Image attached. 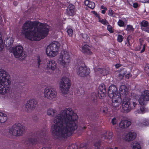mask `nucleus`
Segmentation results:
<instances>
[{
  "label": "nucleus",
  "instance_id": "bb28decb",
  "mask_svg": "<svg viewBox=\"0 0 149 149\" xmlns=\"http://www.w3.org/2000/svg\"><path fill=\"white\" fill-rule=\"evenodd\" d=\"M140 25L141 29L142 30L143 28H144L149 26V23L145 20H143L141 23Z\"/></svg>",
  "mask_w": 149,
  "mask_h": 149
},
{
  "label": "nucleus",
  "instance_id": "bf43d9fd",
  "mask_svg": "<svg viewBox=\"0 0 149 149\" xmlns=\"http://www.w3.org/2000/svg\"><path fill=\"white\" fill-rule=\"evenodd\" d=\"M38 67H39L40 65V60L39 58H38Z\"/></svg>",
  "mask_w": 149,
  "mask_h": 149
},
{
  "label": "nucleus",
  "instance_id": "052dcab7",
  "mask_svg": "<svg viewBox=\"0 0 149 149\" xmlns=\"http://www.w3.org/2000/svg\"><path fill=\"white\" fill-rule=\"evenodd\" d=\"M13 4L15 5V6H16L18 4V3L16 1H15L14 2H13Z\"/></svg>",
  "mask_w": 149,
  "mask_h": 149
},
{
  "label": "nucleus",
  "instance_id": "f704fd0d",
  "mask_svg": "<svg viewBox=\"0 0 149 149\" xmlns=\"http://www.w3.org/2000/svg\"><path fill=\"white\" fill-rule=\"evenodd\" d=\"M123 38L124 37L121 35H119L117 37L118 41L120 42H121L123 41Z\"/></svg>",
  "mask_w": 149,
  "mask_h": 149
},
{
  "label": "nucleus",
  "instance_id": "6e6552de",
  "mask_svg": "<svg viewBox=\"0 0 149 149\" xmlns=\"http://www.w3.org/2000/svg\"><path fill=\"white\" fill-rule=\"evenodd\" d=\"M59 61L64 67L67 66L70 61V57L69 53L65 51H62L59 58Z\"/></svg>",
  "mask_w": 149,
  "mask_h": 149
},
{
  "label": "nucleus",
  "instance_id": "69168bd1",
  "mask_svg": "<svg viewBox=\"0 0 149 149\" xmlns=\"http://www.w3.org/2000/svg\"><path fill=\"white\" fill-rule=\"evenodd\" d=\"M148 74H149V69L147 71H145Z\"/></svg>",
  "mask_w": 149,
  "mask_h": 149
},
{
  "label": "nucleus",
  "instance_id": "37998d69",
  "mask_svg": "<svg viewBox=\"0 0 149 149\" xmlns=\"http://www.w3.org/2000/svg\"><path fill=\"white\" fill-rule=\"evenodd\" d=\"M125 74L124 73H120L118 75V77L119 79L120 80H121L123 79Z\"/></svg>",
  "mask_w": 149,
  "mask_h": 149
},
{
  "label": "nucleus",
  "instance_id": "8fccbe9b",
  "mask_svg": "<svg viewBox=\"0 0 149 149\" xmlns=\"http://www.w3.org/2000/svg\"><path fill=\"white\" fill-rule=\"evenodd\" d=\"M145 49V45H143V48L142 50L141 51L140 53H142L143 52H144Z\"/></svg>",
  "mask_w": 149,
  "mask_h": 149
},
{
  "label": "nucleus",
  "instance_id": "2f4dec72",
  "mask_svg": "<svg viewBox=\"0 0 149 149\" xmlns=\"http://www.w3.org/2000/svg\"><path fill=\"white\" fill-rule=\"evenodd\" d=\"M95 3L91 1L88 4V6L91 9H94L95 7Z\"/></svg>",
  "mask_w": 149,
  "mask_h": 149
},
{
  "label": "nucleus",
  "instance_id": "b1692460",
  "mask_svg": "<svg viewBox=\"0 0 149 149\" xmlns=\"http://www.w3.org/2000/svg\"><path fill=\"white\" fill-rule=\"evenodd\" d=\"M82 51L83 52L86 54H91L92 52L90 49V47L87 45L84 46L82 47Z\"/></svg>",
  "mask_w": 149,
  "mask_h": 149
},
{
  "label": "nucleus",
  "instance_id": "a878e982",
  "mask_svg": "<svg viewBox=\"0 0 149 149\" xmlns=\"http://www.w3.org/2000/svg\"><path fill=\"white\" fill-rule=\"evenodd\" d=\"M132 149H141L140 144L136 142H134L132 144Z\"/></svg>",
  "mask_w": 149,
  "mask_h": 149
},
{
  "label": "nucleus",
  "instance_id": "ddd939ff",
  "mask_svg": "<svg viewBox=\"0 0 149 149\" xmlns=\"http://www.w3.org/2000/svg\"><path fill=\"white\" fill-rule=\"evenodd\" d=\"M109 96L110 97H117L116 95L120 96V94L118 93V89L116 86L114 85L110 86L108 90Z\"/></svg>",
  "mask_w": 149,
  "mask_h": 149
},
{
  "label": "nucleus",
  "instance_id": "338daca9",
  "mask_svg": "<svg viewBox=\"0 0 149 149\" xmlns=\"http://www.w3.org/2000/svg\"><path fill=\"white\" fill-rule=\"evenodd\" d=\"M109 149H118V147H116L114 148V149L113 148H110Z\"/></svg>",
  "mask_w": 149,
  "mask_h": 149
},
{
  "label": "nucleus",
  "instance_id": "e433bc0d",
  "mask_svg": "<svg viewBox=\"0 0 149 149\" xmlns=\"http://www.w3.org/2000/svg\"><path fill=\"white\" fill-rule=\"evenodd\" d=\"M99 21L104 25H107L108 24H109L108 22L106 20H105L103 19H101L99 18Z\"/></svg>",
  "mask_w": 149,
  "mask_h": 149
},
{
  "label": "nucleus",
  "instance_id": "20e7f679",
  "mask_svg": "<svg viewBox=\"0 0 149 149\" xmlns=\"http://www.w3.org/2000/svg\"><path fill=\"white\" fill-rule=\"evenodd\" d=\"M26 131L25 127L20 124L14 125L10 128L9 132L11 135L15 136H19L23 135Z\"/></svg>",
  "mask_w": 149,
  "mask_h": 149
},
{
  "label": "nucleus",
  "instance_id": "774afa93",
  "mask_svg": "<svg viewBox=\"0 0 149 149\" xmlns=\"http://www.w3.org/2000/svg\"><path fill=\"white\" fill-rule=\"evenodd\" d=\"M42 149H50V148H42Z\"/></svg>",
  "mask_w": 149,
  "mask_h": 149
},
{
  "label": "nucleus",
  "instance_id": "c85d7f7f",
  "mask_svg": "<svg viewBox=\"0 0 149 149\" xmlns=\"http://www.w3.org/2000/svg\"><path fill=\"white\" fill-rule=\"evenodd\" d=\"M14 42L13 40L11 38H8L5 40L6 45L8 47L11 45Z\"/></svg>",
  "mask_w": 149,
  "mask_h": 149
},
{
  "label": "nucleus",
  "instance_id": "423d86ee",
  "mask_svg": "<svg viewBox=\"0 0 149 149\" xmlns=\"http://www.w3.org/2000/svg\"><path fill=\"white\" fill-rule=\"evenodd\" d=\"M136 101V98H134L133 101L132 99H131L130 98L124 97L123 99V101L122 103V106L123 109L126 112H128L130 111L132 108L131 105L132 104L133 106L135 107L137 105V103L135 102Z\"/></svg>",
  "mask_w": 149,
  "mask_h": 149
},
{
  "label": "nucleus",
  "instance_id": "79ce46f5",
  "mask_svg": "<svg viewBox=\"0 0 149 149\" xmlns=\"http://www.w3.org/2000/svg\"><path fill=\"white\" fill-rule=\"evenodd\" d=\"M118 25L120 27L123 26L124 25V22L121 20H119L118 22Z\"/></svg>",
  "mask_w": 149,
  "mask_h": 149
},
{
  "label": "nucleus",
  "instance_id": "a19ab883",
  "mask_svg": "<svg viewBox=\"0 0 149 149\" xmlns=\"http://www.w3.org/2000/svg\"><path fill=\"white\" fill-rule=\"evenodd\" d=\"M67 32L70 36H72L73 35V30L71 29H68L67 30Z\"/></svg>",
  "mask_w": 149,
  "mask_h": 149
},
{
  "label": "nucleus",
  "instance_id": "680f3d73",
  "mask_svg": "<svg viewBox=\"0 0 149 149\" xmlns=\"http://www.w3.org/2000/svg\"><path fill=\"white\" fill-rule=\"evenodd\" d=\"M130 75L129 74H127L125 75V77L127 79H129V78Z\"/></svg>",
  "mask_w": 149,
  "mask_h": 149
},
{
  "label": "nucleus",
  "instance_id": "393cba45",
  "mask_svg": "<svg viewBox=\"0 0 149 149\" xmlns=\"http://www.w3.org/2000/svg\"><path fill=\"white\" fill-rule=\"evenodd\" d=\"M7 119L6 115L3 113H0V124L4 123Z\"/></svg>",
  "mask_w": 149,
  "mask_h": 149
},
{
  "label": "nucleus",
  "instance_id": "f3484780",
  "mask_svg": "<svg viewBox=\"0 0 149 149\" xmlns=\"http://www.w3.org/2000/svg\"><path fill=\"white\" fill-rule=\"evenodd\" d=\"M106 93V87L104 84H102L99 87L98 93V96L100 98H102L105 96Z\"/></svg>",
  "mask_w": 149,
  "mask_h": 149
},
{
  "label": "nucleus",
  "instance_id": "6ab92c4d",
  "mask_svg": "<svg viewBox=\"0 0 149 149\" xmlns=\"http://www.w3.org/2000/svg\"><path fill=\"white\" fill-rule=\"evenodd\" d=\"M120 93L123 95L124 97H129L130 95L128 93V89L125 85L121 86L120 88Z\"/></svg>",
  "mask_w": 149,
  "mask_h": 149
},
{
  "label": "nucleus",
  "instance_id": "f8f14e48",
  "mask_svg": "<svg viewBox=\"0 0 149 149\" xmlns=\"http://www.w3.org/2000/svg\"><path fill=\"white\" fill-rule=\"evenodd\" d=\"M148 101H149V91L145 90L142 93L139 101L140 105H144Z\"/></svg>",
  "mask_w": 149,
  "mask_h": 149
},
{
  "label": "nucleus",
  "instance_id": "7ed1b4c3",
  "mask_svg": "<svg viewBox=\"0 0 149 149\" xmlns=\"http://www.w3.org/2000/svg\"><path fill=\"white\" fill-rule=\"evenodd\" d=\"M8 75L5 70L0 69V94L5 95L10 98L13 97V93L9 87L10 81Z\"/></svg>",
  "mask_w": 149,
  "mask_h": 149
},
{
  "label": "nucleus",
  "instance_id": "49530a36",
  "mask_svg": "<svg viewBox=\"0 0 149 149\" xmlns=\"http://www.w3.org/2000/svg\"><path fill=\"white\" fill-rule=\"evenodd\" d=\"M32 118L33 120L35 122H36L38 121V118L36 115H34L32 117Z\"/></svg>",
  "mask_w": 149,
  "mask_h": 149
},
{
  "label": "nucleus",
  "instance_id": "9d476101",
  "mask_svg": "<svg viewBox=\"0 0 149 149\" xmlns=\"http://www.w3.org/2000/svg\"><path fill=\"white\" fill-rule=\"evenodd\" d=\"M37 102L34 99L30 100L25 105V110L28 112H31L36 107Z\"/></svg>",
  "mask_w": 149,
  "mask_h": 149
},
{
  "label": "nucleus",
  "instance_id": "4d7b16f0",
  "mask_svg": "<svg viewBox=\"0 0 149 149\" xmlns=\"http://www.w3.org/2000/svg\"><path fill=\"white\" fill-rule=\"evenodd\" d=\"M148 69H149V66L148 65L145 68V71H147L148 70Z\"/></svg>",
  "mask_w": 149,
  "mask_h": 149
},
{
  "label": "nucleus",
  "instance_id": "aec40b11",
  "mask_svg": "<svg viewBox=\"0 0 149 149\" xmlns=\"http://www.w3.org/2000/svg\"><path fill=\"white\" fill-rule=\"evenodd\" d=\"M136 136L137 134L135 133L130 132L126 135L125 139L128 141H131L136 138Z\"/></svg>",
  "mask_w": 149,
  "mask_h": 149
},
{
  "label": "nucleus",
  "instance_id": "f257e3e1",
  "mask_svg": "<svg viewBox=\"0 0 149 149\" xmlns=\"http://www.w3.org/2000/svg\"><path fill=\"white\" fill-rule=\"evenodd\" d=\"M76 113L69 108L62 110L53 120L54 123L52 133L56 138H65L71 136L77 128Z\"/></svg>",
  "mask_w": 149,
  "mask_h": 149
},
{
  "label": "nucleus",
  "instance_id": "2eb2a0df",
  "mask_svg": "<svg viewBox=\"0 0 149 149\" xmlns=\"http://www.w3.org/2000/svg\"><path fill=\"white\" fill-rule=\"evenodd\" d=\"M12 51L16 58H19L22 56L23 48L22 46H17L12 48Z\"/></svg>",
  "mask_w": 149,
  "mask_h": 149
},
{
  "label": "nucleus",
  "instance_id": "6e6d98bb",
  "mask_svg": "<svg viewBox=\"0 0 149 149\" xmlns=\"http://www.w3.org/2000/svg\"><path fill=\"white\" fill-rule=\"evenodd\" d=\"M121 66V65L119 64H117L115 65L116 67L117 68H120Z\"/></svg>",
  "mask_w": 149,
  "mask_h": 149
},
{
  "label": "nucleus",
  "instance_id": "7c9ffc66",
  "mask_svg": "<svg viewBox=\"0 0 149 149\" xmlns=\"http://www.w3.org/2000/svg\"><path fill=\"white\" fill-rule=\"evenodd\" d=\"M98 71L100 73L103 74V75L107 74V71L105 69L100 68L98 69Z\"/></svg>",
  "mask_w": 149,
  "mask_h": 149
},
{
  "label": "nucleus",
  "instance_id": "ea45409f",
  "mask_svg": "<svg viewBox=\"0 0 149 149\" xmlns=\"http://www.w3.org/2000/svg\"><path fill=\"white\" fill-rule=\"evenodd\" d=\"M143 125L145 126H146L149 125V120L146 119L144 120L142 123Z\"/></svg>",
  "mask_w": 149,
  "mask_h": 149
},
{
  "label": "nucleus",
  "instance_id": "dca6fc26",
  "mask_svg": "<svg viewBox=\"0 0 149 149\" xmlns=\"http://www.w3.org/2000/svg\"><path fill=\"white\" fill-rule=\"evenodd\" d=\"M56 63L54 61L52 60H47L45 65V68L47 70H50L54 71L56 68Z\"/></svg>",
  "mask_w": 149,
  "mask_h": 149
},
{
  "label": "nucleus",
  "instance_id": "09e8293b",
  "mask_svg": "<svg viewBox=\"0 0 149 149\" xmlns=\"http://www.w3.org/2000/svg\"><path fill=\"white\" fill-rule=\"evenodd\" d=\"M113 10L111 9L109 10L108 15L110 16H112L113 15Z\"/></svg>",
  "mask_w": 149,
  "mask_h": 149
},
{
  "label": "nucleus",
  "instance_id": "e2e57ef3",
  "mask_svg": "<svg viewBox=\"0 0 149 149\" xmlns=\"http://www.w3.org/2000/svg\"><path fill=\"white\" fill-rule=\"evenodd\" d=\"M106 8L105 7H104V6H101V8L102 9H105V8Z\"/></svg>",
  "mask_w": 149,
  "mask_h": 149
},
{
  "label": "nucleus",
  "instance_id": "603ef678",
  "mask_svg": "<svg viewBox=\"0 0 149 149\" xmlns=\"http://www.w3.org/2000/svg\"><path fill=\"white\" fill-rule=\"evenodd\" d=\"M84 91L83 90H81V92H80V91L79 90V91H78V93L79 94H81V95H83L84 94Z\"/></svg>",
  "mask_w": 149,
  "mask_h": 149
},
{
  "label": "nucleus",
  "instance_id": "5701e85b",
  "mask_svg": "<svg viewBox=\"0 0 149 149\" xmlns=\"http://www.w3.org/2000/svg\"><path fill=\"white\" fill-rule=\"evenodd\" d=\"M113 132H106L102 135V138L107 140H111L113 137Z\"/></svg>",
  "mask_w": 149,
  "mask_h": 149
},
{
  "label": "nucleus",
  "instance_id": "c756f323",
  "mask_svg": "<svg viewBox=\"0 0 149 149\" xmlns=\"http://www.w3.org/2000/svg\"><path fill=\"white\" fill-rule=\"evenodd\" d=\"M82 37V40L85 41L86 42H88L90 40V38L87 34L85 33H82L81 34Z\"/></svg>",
  "mask_w": 149,
  "mask_h": 149
},
{
  "label": "nucleus",
  "instance_id": "5fc2aeb1",
  "mask_svg": "<svg viewBox=\"0 0 149 149\" xmlns=\"http://www.w3.org/2000/svg\"><path fill=\"white\" fill-rule=\"evenodd\" d=\"M140 110L142 112H144L145 111V109L143 107H142L140 108Z\"/></svg>",
  "mask_w": 149,
  "mask_h": 149
},
{
  "label": "nucleus",
  "instance_id": "864d4df0",
  "mask_svg": "<svg viewBox=\"0 0 149 149\" xmlns=\"http://www.w3.org/2000/svg\"><path fill=\"white\" fill-rule=\"evenodd\" d=\"M133 7L135 8H136L138 7V4L136 3H133Z\"/></svg>",
  "mask_w": 149,
  "mask_h": 149
},
{
  "label": "nucleus",
  "instance_id": "a211bd4d",
  "mask_svg": "<svg viewBox=\"0 0 149 149\" xmlns=\"http://www.w3.org/2000/svg\"><path fill=\"white\" fill-rule=\"evenodd\" d=\"M117 97H114L112 98V105L113 107H118L122 101V98L120 96L116 95Z\"/></svg>",
  "mask_w": 149,
  "mask_h": 149
},
{
  "label": "nucleus",
  "instance_id": "9b49d317",
  "mask_svg": "<svg viewBox=\"0 0 149 149\" xmlns=\"http://www.w3.org/2000/svg\"><path fill=\"white\" fill-rule=\"evenodd\" d=\"M45 131H38L35 133L34 136H33L31 138L28 139V140L29 143L34 144L37 141L38 139H39L40 138H42V139L44 138H45Z\"/></svg>",
  "mask_w": 149,
  "mask_h": 149
},
{
  "label": "nucleus",
  "instance_id": "39448f33",
  "mask_svg": "<svg viewBox=\"0 0 149 149\" xmlns=\"http://www.w3.org/2000/svg\"><path fill=\"white\" fill-rule=\"evenodd\" d=\"M60 46V44L57 41L52 42L46 49V53L48 56L54 57L57 54Z\"/></svg>",
  "mask_w": 149,
  "mask_h": 149
},
{
  "label": "nucleus",
  "instance_id": "4468645a",
  "mask_svg": "<svg viewBox=\"0 0 149 149\" xmlns=\"http://www.w3.org/2000/svg\"><path fill=\"white\" fill-rule=\"evenodd\" d=\"M77 72L78 75L82 77H84L88 75L89 73V70L86 67L80 66L77 70Z\"/></svg>",
  "mask_w": 149,
  "mask_h": 149
},
{
  "label": "nucleus",
  "instance_id": "473e14b6",
  "mask_svg": "<svg viewBox=\"0 0 149 149\" xmlns=\"http://www.w3.org/2000/svg\"><path fill=\"white\" fill-rule=\"evenodd\" d=\"M67 149H78V146L76 144H72L68 146Z\"/></svg>",
  "mask_w": 149,
  "mask_h": 149
},
{
  "label": "nucleus",
  "instance_id": "f03ea898",
  "mask_svg": "<svg viewBox=\"0 0 149 149\" xmlns=\"http://www.w3.org/2000/svg\"><path fill=\"white\" fill-rule=\"evenodd\" d=\"M49 28L46 24H38L36 22L27 21L22 26V33L31 41H38L47 35Z\"/></svg>",
  "mask_w": 149,
  "mask_h": 149
},
{
  "label": "nucleus",
  "instance_id": "72a5a7b5",
  "mask_svg": "<svg viewBox=\"0 0 149 149\" xmlns=\"http://www.w3.org/2000/svg\"><path fill=\"white\" fill-rule=\"evenodd\" d=\"M87 145L86 143L81 144L79 149H87Z\"/></svg>",
  "mask_w": 149,
  "mask_h": 149
},
{
  "label": "nucleus",
  "instance_id": "13d9d810",
  "mask_svg": "<svg viewBox=\"0 0 149 149\" xmlns=\"http://www.w3.org/2000/svg\"><path fill=\"white\" fill-rule=\"evenodd\" d=\"M107 10V8H106L105 9H104L102 11V13L103 14H104L105 13L106 11Z\"/></svg>",
  "mask_w": 149,
  "mask_h": 149
},
{
  "label": "nucleus",
  "instance_id": "3c124183",
  "mask_svg": "<svg viewBox=\"0 0 149 149\" xmlns=\"http://www.w3.org/2000/svg\"><path fill=\"white\" fill-rule=\"evenodd\" d=\"M90 2L88 0H86L84 1V4L86 6H88Z\"/></svg>",
  "mask_w": 149,
  "mask_h": 149
},
{
  "label": "nucleus",
  "instance_id": "c9c22d12",
  "mask_svg": "<svg viewBox=\"0 0 149 149\" xmlns=\"http://www.w3.org/2000/svg\"><path fill=\"white\" fill-rule=\"evenodd\" d=\"M127 31H134V29L133 28L132 26L131 25H127V29H126Z\"/></svg>",
  "mask_w": 149,
  "mask_h": 149
},
{
  "label": "nucleus",
  "instance_id": "412c9836",
  "mask_svg": "<svg viewBox=\"0 0 149 149\" xmlns=\"http://www.w3.org/2000/svg\"><path fill=\"white\" fill-rule=\"evenodd\" d=\"M66 12L67 15L72 16L75 14L74 6L72 4L69 5L66 10Z\"/></svg>",
  "mask_w": 149,
  "mask_h": 149
},
{
  "label": "nucleus",
  "instance_id": "1a4fd4ad",
  "mask_svg": "<svg viewBox=\"0 0 149 149\" xmlns=\"http://www.w3.org/2000/svg\"><path fill=\"white\" fill-rule=\"evenodd\" d=\"M57 95V92L55 88H53L47 87L44 91L45 97L47 99L52 100L55 98Z\"/></svg>",
  "mask_w": 149,
  "mask_h": 149
},
{
  "label": "nucleus",
  "instance_id": "0e129e2a",
  "mask_svg": "<svg viewBox=\"0 0 149 149\" xmlns=\"http://www.w3.org/2000/svg\"><path fill=\"white\" fill-rule=\"evenodd\" d=\"M144 3H149V0H145Z\"/></svg>",
  "mask_w": 149,
  "mask_h": 149
},
{
  "label": "nucleus",
  "instance_id": "4c0bfd02",
  "mask_svg": "<svg viewBox=\"0 0 149 149\" xmlns=\"http://www.w3.org/2000/svg\"><path fill=\"white\" fill-rule=\"evenodd\" d=\"M3 48V40L1 38H0V51H1Z\"/></svg>",
  "mask_w": 149,
  "mask_h": 149
},
{
  "label": "nucleus",
  "instance_id": "a18cd8bd",
  "mask_svg": "<svg viewBox=\"0 0 149 149\" xmlns=\"http://www.w3.org/2000/svg\"><path fill=\"white\" fill-rule=\"evenodd\" d=\"M111 123L113 125H114L116 124L117 121L116 118H114L112 119Z\"/></svg>",
  "mask_w": 149,
  "mask_h": 149
},
{
  "label": "nucleus",
  "instance_id": "0eeeda50",
  "mask_svg": "<svg viewBox=\"0 0 149 149\" xmlns=\"http://www.w3.org/2000/svg\"><path fill=\"white\" fill-rule=\"evenodd\" d=\"M70 86L69 79L65 77L62 78L60 81V89L61 93L63 95L67 94Z\"/></svg>",
  "mask_w": 149,
  "mask_h": 149
},
{
  "label": "nucleus",
  "instance_id": "c03bdc74",
  "mask_svg": "<svg viewBox=\"0 0 149 149\" xmlns=\"http://www.w3.org/2000/svg\"><path fill=\"white\" fill-rule=\"evenodd\" d=\"M107 29L111 33H113V32L112 30V28L110 25H108Z\"/></svg>",
  "mask_w": 149,
  "mask_h": 149
},
{
  "label": "nucleus",
  "instance_id": "cd10ccee",
  "mask_svg": "<svg viewBox=\"0 0 149 149\" xmlns=\"http://www.w3.org/2000/svg\"><path fill=\"white\" fill-rule=\"evenodd\" d=\"M56 112V110L50 108L48 109L47 111V114L49 116H53Z\"/></svg>",
  "mask_w": 149,
  "mask_h": 149
},
{
  "label": "nucleus",
  "instance_id": "58836bf2",
  "mask_svg": "<svg viewBox=\"0 0 149 149\" xmlns=\"http://www.w3.org/2000/svg\"><path fill=\"white\" fill-rule=\"evenodd\" d=\"M101 111L104 113H107L108 111V109L106 107H102L101 109Z\"/></svg>",
  "mask_w": 149,
  "mask_h": 149
},
{
  "label": "nucleus",
  "instance_id": "4be33fe9",
  "mask_svg": "<svg viewBox=\"0 0 149 149\" xmlns=\"http://www.w3.org/2000/svg\"><path fill=\"white\" fill-rule=\"evenodd\" d=\"M131 123L130 121L127 120H122L119 123V126L122 128H126L130 125Z\"/></svg>",
  "mask_w": 149,
  "mask_h": 149
},
{
  "label": "nucleus",
  "instance_id": "de8ad7c7",
  "mask_svg": "<svg viewBox=\"0 0 149 149\" xmlns=\"http://www.w3.org/2000/svg\"><path fill=\"white\" fill-rule=\"evenodd\" d=\"M142 45V43L141 42L140 45H139L136 48V50L137 51L139 50L141 48V45Z\"/></svg>",
  "mask_w": 149,
  "mask_h": 149
}]
</instances>
